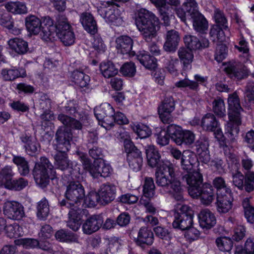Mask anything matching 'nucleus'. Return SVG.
I'll return each instance as SVG.
<instances>
[{
  "mask_svg": "<svg viewBox=\"0 0 254 254\" xmlns=\"http://www.w3.org/2000/svg\"><path fill=\"white\" fill-rule=\"evenodd\" d=\"M147 162L151 167H156L155 181L162 194L169 193L177 201L183 199V189L181 182L175 177L173 165L170 162H163L161 156L154 145L145 147Z\"/></svg>",
  "mask_w": 254,
  "mask_h": 254,
  "instance_id": "obj_1",
  "label": "nucleus"
},
{
  "mask_svg": "<svg viewBox=\"0 0 254 254\" xmlns=\"http://www.w3.org/2000/svg\"><path fill=\"white\" fill-rule=\"evenodd\" d=\"M228 103L229 122L226 127L225 134L231 142H234L240 131L239 126L241 125V112L243 111V109L240 105L239 98L236 92L229 95Z\"/></svg>",
  "mask_w": 254,
  "mask_h": 254,
  "instance_id": "obj_2",
  "label": "nucleus"
},
{
  "mask_svg": "<svg viewBox=\"0 0 254 254\" xmlns=\"http://www.w3.org/2000/svg\"><path fill=\"white\" fill-rule=\"evenodd\" d=\"M135 23L143 38L147 42H151L156 37L159 21L152 12L146 9H140L136 18Z\"/></svg>",
  "mask_w": 254,
  "mask_h": 254,
  "instance_id": "obj_3",
  "label": "nucleus"
},
{
  "mask_svg": "<svg viewBox=\"0 0 254 254\" xmlns=\"http://www.w3.org/2000/svg\"><path fill=\"white\" fill-rule=\"evenodd\" d=\"M32 174L36 184L44 189L49 185L50 176L52 179L55 177L56 172L49 160L46 157H41L35 163Z\"/></svg>",
  "mask_w": 254,
  "mask_h": 254,
  "instance_id": "obj_4",
  "label": "nucleus"
},
{
  "mask_svg": "<svg viewBox=\"0 0 254 254\" xmlns=\"http://www.w3.org/2000/svg\"><path fill=\"white\" fill-rule=\"evenodd\" d=\"M62 183L66 187L64 192L65 200L69 202L78 204L85 196L83 186L77 181H73L71 177L63 175Z\"/></svg>",
  "mask_w": 254,
  "mask_h": 254,
  "instance_id": "obj_5",
  "label": "nucleus"
},
{
  "mask_svg": "<svg viewBox=\"0 0 254 254\" xmlns=\"http://www.w3.org/2000/svg\"><path fill=\"white\" fill-rule=\"evenodd\" d=\"M174 221L172 226L175 229L182 231L187 230L193 224V211L188 205H182L180 207L172 210Z\"/></svg>",
  "mask_w": 254,
  "mask_h": 254,
  "instance_id": "obj_6",
  "label": "nucleus"
},
{
  "mask_svg": "<svg viewBox=\"0 0 254 254\" xmlns=\"http://www.w3.org/2000/svg\"><path fill=\"white\" fill-rule=\"evenodd\" d=\"M59 204L61 207L66 206L69 208L67 226L74 231H77L81 224V220L84 214V209L77 204L69 202L64 199H59Z\"/></svg>",
  "mask_w": 254,
  "mask_h": 254,
  "instance_id": "obj_7",
  "label": "nucleus"
},
{
  "mask_svg": "<svg viewBox=\"0 0 254 254\" xmlns=\"http://www.w3.org/2000/svg\"><path fill=\"white\" fill-rule=\"evenodd\" d=\"M186 9L188 15L192 19L194 29L200 34L206 33L208 28V21L204 16L198 10V5L196 1H190L187 4Z\"/></svg>",
  "mask_w": 254,
  "mask_h": 254,
  "instance_id": "obj_8",
  "label": "nucleus"
},
{
  "mask_svg": "<svg viewBox=\"0 0 254 254\" xmlns=\"http://www.w3.org/2000/svg\"><path fill=\"white\" fill-rule=\"evenodd\" d=\"M124 147L130 168L135 172L140 171L143 164L141 151L135 146L131 140L128 139L125 140Z\"/></svg>",
  "mask_w": 254,
  "mask_h": 254,
  "instance_id": "obj_9",
  "label": "nucleus"
},
{
  "mask_svg": "<svg viewBox=\"0 0 254 254\" xmlns=\"http://www.w3.org/2000/svg\"><path fill=\"white\" fill-rule=\"evenodd\" d=\"M98 13L108 23L120 25L123 20L119 9L109 2H104L97 8Z\"/></svg>",
  "mask_w": 254,
  "mask_h": 254,
  "instance_id": "obj_10",
  "label": "nucleus"
},
{
  "mask_svg": "<svg viewBox=\"0 0 254 254\" xmlns=\"http://www.w3.org/2000/svg\"><path fill=\"white\" fill-rule=\"evenodd\" d=\"M190 191V196L199 199L201 203L206 206L209 205L215 198L214 189L210 184H203L198 188L191 189Z\"/></svg>",
  "mask_w": 254,
  "mask_h": 254,
  "instance_id": "obj_11",
  "label": "nucleus"
},
{
  "mask_svg": "<svg viewBox=\"0 0 254 254\" xmlns=\"http://www.w3.org/2000/svg\"><path fill=\"white\" fill-rule=\"evenodd\" d=\"M114 111L110 104L105 103L94 109V114L97 119L102 122V126L106 129H110L113 127Z\"/></svg>",
  "mask_w": 254,
  "mask_h": 254,
  "instance_id": "obj_12",
  "label": "nucleus"
},
{
  "mask_svg": "<svg viewBox=\"0 0 254 254\" xmlns=\"http://www.w3.org/2000/svg\"><path fill=\"white\" fill-rule=\"evenodd\" d=\"M72 139V133L71 128L64 125L60 127L55 134L56 141L55 149L69 150Z\"/></svg>",
  "mask_w": 254,
  "mask_h": 254,
  "instance_id": "obj_13",
  "label": "nucleus"
},
{
  "mask_svg": "<svg viewBox=\"0 0 254 254\" xmlns=\"http://www.w3.org/2000/svg\"><path fill=\"white\" fill-rule=\"evenodd\" d=\"M175 103L172 96L165 97L158 108L159 117L164 124H170L173 122L171 113L175 110Z\"/></svg>",
  "mask_w": 254,
  "mask_h": 254,
  "instance_id": "obj_14",
  "label": "nucleus"
},
{
  "mask_svg": "<svg viewBox=\"0 0 254 254\" xmlns=\"http://www.w3.org/2000/svg\"><path fill=\"white\" fill-rule=\"evenodd\" d=\"M3 213L7 218L20 220L25 216L23 206L16 201H7L3 206Z\"/></svg>",
  "mask_w": 254,
  "mask_h": 254,
  "instance_id": "obj_15",
  "label": "nucleus"
},
{
  "mask_svg": "<svg viewBox=\"0 0 254 254\" xmlns=\"http://www.w3.org/2000/svg\"><path fill=\"white\" fill-rule=\"evenodd\" d=\"M225 71L229 77L233 79L241 80L249 75L247 67L241 63L229 64L225 68Z\"/></svg>",
  "mask_w": 254,
  "mask_h": 254,
  "instance_id": "obj_16",
  "label": "nucleus"
},
{
  "mask_svg": "<svg viewBox=\"0 0 254 254\" xmlns=\"http://www.w3.org/2000/svg\"><path fill=\"white\" fill-rule=\"evenodd\" d=\"M183 181L189 185L188 192L190 195V190L193 188H198L203 184V176L198 171H191L188 172H181L180 176Z\"/></svg>",
  "mask_w": 254,
  "mask_h": 254,
  "instance_id": "obj_17",
  "label": "nucleus"
},
{
  "mask_svg": "<svg viewBox=\"0 0 254 254\" xmlns=\"http://www.w3.org/2000/svg\"><path fill=\"white\" fill-rule=\"evenodd\" d=\"M41 38L45 41H53L56 37V25L50 17H45L42 21Z\"/></svg>",
  "mask_w": 254,
  "mask_h": 254,
  "instance_id": "obj_18",
  "label": "nucleus"
},
{
  "mask_svg": "<svg viewBox=\"0 0 254 254\" xmlns=\"http://www.w3.org/2000/svg\"><path fill=\"white\" fill-rule=\"evenodd\" d=\"M116 187L113 184L107 183L102 184L98 190L101 204H107L113 201L116 195Z\"/></svg>",
  "mask_w": 254,
  "mask_h": 254,
  "instance_id": "obj_19",
  "label": "nucleus"
},
{
  "mask_svg": "<svg viewBox=\"0 0 254 254\" xmlns=\"http://www.w3.org/2000/svg\"><path fill=\"white\" fill-rule=\"evenodd\" d=\"M103 223V219L101 215H92L83 223V232L86 235H91L97 232L102 226Z\"/></svg>",
  "mask_w": 254,
  "mask_h": 254,
  "instance_id": "obj_20",
  "label": "nucleus"
},
{
  "mask_svg": "<svg viewBox=\"0 0 254 254\" xmlns=\"http://www.w3.org/2000/svg\"><path fill=\"white\" fill-rule=\"evenodd\" d=\"M116 49L118 53L123 55L128 54L129 57L135 55V52L132 51L133 46L132 39L128 36H121L116 40Z\"/></svg>",
  "mask_w": 254,
  "mask_h": 254,
  "instance_id": "obj_21",
  "label": "nucleus"
},
{
  "mask_svg": "<svg viewBox=\"0 0 254 254\" xmlns=\"http://www.w3.org/2000/svg\"><path fill=\"white\" fill-rule=\"evenodd\" d=\"M233 201V197L232 192L226 193V194L217 195L216 209L220 213H226L231 209L232 207V202Z\"/></svg>",
  "mask_w": 254,
  "mask_h": 254,
  "instance_id": "obj_22",
  "label": "nucleus"
},
{
  "mask_svg": "<svg viewBox=\"0 0 254 254\" xmlns=\"http://www.w3.org/2000/svg\"><path fill=\"white\" fill-rule=\"evenodd\" d=\"M112 171L111 166L104 161H94L90 174L94 178H99L100 177L106 178L110 176Z\"/></svg>",
  "mask_w": 254,
  "mask_h": 254,
  "instance_id": "obj_23",
  "label": "nucleus"
},
{
  "mask_svg": "<svg viewBox=\"0 0 254 254\" xmlns=\"http://www.w3.org/2000/svg\"><path fill=\"white\" fill-rule=\"evenodd\" d=\"M165 40L163 45L164 50L167 52L174 53L180 41L178 32L174 30H169L166 33Z\"/></svg>",
  "mask_w": 254,
  "mask_h": 254,
  "instance_id": "obj_24",
  "label": "nucleus"
},
{
  "mask_svg": "<svg viewBox=\"0 0 254 254\" xmlns=\"http://www.w3.org/2000/svg\"><path fill=\"white\" fill-rule=\"evenodd\" d=\"M154 241L153 233L147 227H142L138 232L137 237L135 239L136 244L141 247L151 245Z\"/></svg>",
  "mask_w": 254,
  "mask_h": 254,
  "instance_id": "obj_25",
  "label": "nucleus"
},
{
  "mask_svg": "<svg viewBox=\"0 0 254 254\" xmlns=\"http://www.w3.org/2000/svg\"><path fill=\"white\" fill-rule=\"evenodd\" d=\"M68 151L56 150V153L54 157L56 168L62 171H65L68 170L70 166H71L72 161L69 159L67 153Z\"/></svg>",
  "mask_w": 254,
  "mask_h": 254,
  "instance_id": "obj_26",
  "label": "nucleus"
},
{
  "mask_svg": "<svg viewBox=\"0 0 254 254\" xmlns=\"http://www.w3.org/2000/svg\"><path fill=\"white\" fill-rule=\"evenodd\" d=\"M200 227L209 229L216 223V219L214 214L208 209L202 210L198 215Z\"/></svg>",
  "mask_w": 254,
  "mask_h": 254,
  "instance_id": "obj_27",
  "label": "nucleus"
},
{
  "mask_svg": "<svg viewBox=\"0 0 254 254\" xmlns=\"http://www.w3.org/2000/svg\"><path fill=\"white\" fill-rule=\"evenodd\" d=\"M80 21L84 29L90 34L94 35L97 32L96 21L90 13H82L80 15Z\"/></svg>",
  "mask_w": 254,
  "mask_h": 254,
  "instance_id": "obj_28",
  "label": "nucleus"
},
{
  "mask_svg": "<svg viewBox=\"0 0 254 254\" xmlns=\"http://www.w3.org/2000/svg\"><path fill=\"white\" fill-rule=\"evenodd\" d=\"M24 147L27 154L30 156H35L40 150V145L37 140L31 136L23 135L20 137Z\"/></svg>",
  "mask_w": 254,
  "mask_h": 254,
  "instance_id": "obj_29",
  "label": "nucleus"
},
{
  "mask_svg": "<svg viewBox=\"0 0 254 254\" xmlns=\"http://www.w3.org/2000/svg\"><path fill=\"white\" fill-rule=\"evenodd\" d=\"M1 74L4 81H11L20 76H25L26 71L22 67L17 68L15 66H11L9 68L2 69Z\"/></svg>",
  "mask_w": 254,
  "mask_h": 254,
  "instance_id": "obj_30",
  "label": "nucleus"
},
{
  "mask_svg": "<svg viewBox=\"0 0 254 254\" xmlns=\"http://www.w3.org/2000/svg\"><path fill=\"white\" fill-rule=\"evenodd\" d=\"M7 43L9 49L19 55H24L29 50L28 43L21 38H12Z\"/></svg>",
  "mask_w": 254,
  "mask_h": 254,
  "instance_id": "obj_31",
  "label": "nucleus"
},
{
  "mask_svg": "<svg viewBox=\"0 0 254 254\" xmlns=\"http://www.w3.org/2000/svg\"><path fill=\"white\" fill-rule=\"evenodd\" d=\"M25 22L26 27L30 34L37 35L41 31L42 20L36 16H27L25 18Z\"/></svg>",
  "mask_w": 254,
  "mask_h": 254,
  "instance_id": "obj_32",
  "label": "nucleus"
},
{
  "mask_svg": "<svg viewBox=\"0 0 254 254\" xmlns=\"http://www.w3.org/2000/svg\"><path fill=\"white\" fill-rule=\"evenodd\" d=\"M178 55L185 70L191 68L193 61V54L192 51L187 48L181 47L178 51Z\"/></svg>",
  "mask_w": 254,
  "mask_h": 254,
  "instance_id": "obj_33",
  "label": "nucleus"
},
{
  "mask_svg": "<svg viewBox=\"0 0 254 254\" xmlns=\"http://www.w3.org/2000/svg\"><path fill=\"white\" fill-rule=\"evenodd\" d=\"M201 124L203 129L207 131H213L219 126L218 121L212 113L205 115L202 118Z\"/></svg>",
  "mask_w": 254,
  "mask_h": 254,
  "instance_id": "obj_34",
  "label": "nucleus"
},
{
  "mask_svg": "<svg viewBox=\"0 0 254 254\" xmlns=\"http://www.w3.org/2000/svg\"><path fill=\"white\" fill-rule=\"evenodd\" d=\"M72 79L75 84L81 88L86 87L88 90L87 92L89 91V83L90 78L89 75L81 71L76 70L72 73Z\"/></svg>",
  "mask_w": 254,
  "mask_h": 254,
  "instance_id": "obj_35",
  "label": "nucleus"
},
{
  "mask_svg": "<svg viewBox=\"0 0 254 254\" xmlns=\"http://www.w3.org/2000/svg\"><path fill=\"white\" fill-rule=\"evenodd\" d=\"M58 120L60 121L66 127L69 126L71 128L81 130L82 128V125L85 122H81V120L76 118H71L64 114H60L58 116Z\"/></svg>",
  "mask_w": 254,
  "mask_h": 254,
  "instance_id": "obj_36",
  "label": "nucleus"
},
{
  "mask_svg": "<svg viewBox=\"0 0 254 254\" xmlns=\"http://www.w3.org/2000/svg\"><path fill=\"white\" fill-rule=\"evenodd\" d=\"M100 71L102 75L106 78H111L118 73V68L114 64L109 61L103 62L100 64Z\"/></svg>",
  "mask_w": 254,
  "mask_h": 254,
  "instance_id": "obj_37",
  "label": "nucleus"
},
{
  "mask_svg": "<svg viewBox=\"0 0 254 254\" xmlns=\"http://www.w3.org/2000/svg\"><path fill=\"white\" fill-rule=\"evenodd\" d=\"M50 214L49 204L48 200L43 198L36 205V216L41 221L46 220Z\"/></svg>",
  "mask_w": 254,
  "mask_h": 254,
  "instance_id": "obj_38",
  "label": "nucleus"
},
{
  "mask_svg": "<svg viewBox=\"0 0 254 254\" xmlns=\"http://www.w3.org/2000/svg\"><path fill=\"white\" fill-rule=\"evenodd\" d=\"M55 237L61 242L78 243V236L70 231L64 229L58 230L55 233Z\"/></svg>",
  "mask_w": 254,
  "mask_h": 254,
  "instance_id": "obj_39",
  "label": "nucleus"
},
{
  "mask_svg": "<svg viewBox=\"0 0 254 254\" xmlns=\"http://www.w3.org/2000/svg\"><path fill=\"white\" fill-rule=\"evenodd\" d=\"M136 58L146 69L153 70L157 67L156 59L147 53L143 52L137 55Z\"/></svg>",
  "mask_w": 254,
  "mask_h": 254,
  "instance_id": "obj_40",
  "label": "nucleus"
},
{
  "mask_svg": "<svg viewBox=\"0 0 254 254\" xmlns=\"http://www.w3.org/2000/svg\"><path fill=\"white\" fill-rule=\"evenodd\" d=\"M167 130L171 140L177 145H182V135L183 132L182 128L179 126L170 124L167 127Z\"/></svg>",
  "mask_w": 254,
  "mask_h": 254,
  "instance_id": "obj_41",
  "label": "nucleus"
},
{
  "mask_svg": "<svg viewBox=\"0 0 254 254\" xmlns=\"http://www.w3.org/2000/svg\"><path fill=\"white\" fill-rule=\"evenodd\" d=\"M66 114L73 116V117L83 122L87 120V116L83 112H80L78 106L73 102H69L67 105L64 107Z\"/></svg>",
  "mask_w": 254,
  "mask_h": 254,
  "instance_id": "obj_42",
  "label": "nucleus"
},
{
  "mask_svg": "<svg viewBox=\"0 0 254 254\" xmlns=\"http://www.w3.org/2000/svg\"><path fill=\"white\" fill-rule=\"evenodd\" d=\"M12 161L18 167L19 173L21 176H26L30 172L28 161L23 157L14 156Z\"/></svg>",
  "mask_w": 254,
  "mask_h": 254,
  "instance_id": "obj_43",
  "label": "nucleus"
},
{
  "mask_svg": "<svg viewBox=\"0 0 254 254\" xmlns=\"http://www.w3.org/2000/svg\"><path fill=\"white\" fill-rule=\"evenodd\" d=\"M28 185L27 180L23 178L17 179H12L7 182L5 188L10 190L19 191L23 190Z\"/></svg>",
  "mask_w": 254,
  "mask_h": 254,
  "instance_id": "obj_44",
  "label": "nucleus"
},
{
  "mask_svg": "<svg viewBox=\"0 0 254 254\" xmlns=\"http://www.w3.org/2000/svg\"><path fill=\"white\" fill-rule=\"evenodd\" d=\"M193 158L190 152H184L183 156L181 160V169L182 172H188L193 171Z\"/></svg>",
  "mask_w": 254,
  "mask_h": 254,
  "instance_id": "obj_45",
  "label": "nucleus"
},
{
  "mask_svg": "<svg viewBox=\"0 0 254 254\" xmlns=\"http://www.w3.org/2000/svg\"><path fill=\"white\" fill-rule=\"evenodd\" d=\"M56 27V36L57 37L71 29L67 18L64 15L59 17Z\"/></svg>",
  "mask_w": 254,
  "mask_h": 254,
  "instance_id": "obj_46",
  "label": "nucleus"
},
{
  "mask_svg": "<svg viewBox=\"0 0 254 254\" xmlns=\"http://www.w3.org/2000/svg\"><path fill=\"white\" fill-rule=\"evenodd\" d=\"M7 11L14 14H22L27 12L25 5L20 1L8 2L5 5Z\"/></svg>",
  "mask_w": 254,
  "mask_h": 254,
  "instance_id": "obj_47",
  "label": "nucleus"
},
{
  "mask_svg": "<svg viewBox=\"0 0 254 254\" xmlns=\"http://www.w3.org/2000/svg\"><path fill=\"white\" fill-rule=\"evenodd\" d=\"M213 185L217 190V195H219V193L223 194L227 192L228 193L232 192L231 189L227 187L224 178L221 177L215 178L213 180Z\"/></svg>",
  "mask_w": 254,
  "mask_h": 254,
  "instance_id": "obj_48",
  "label": "nucleus"
},
{
  "mask_svg": "<svg viewBox=\"0 0 254 254\" xmlns=\"http://www.w3.org/2000/svg\"><path fill=\"white\" fill-rule=\"evenodd\" d=\"M215 25L222 27L224 30L228 28L227 19L223 11L219 9L215 8L214 10L213 16Z\"/></svg>",
  "mask_w": 254,
  "mask_h": 254,
  "instance_id": "obj_49",
  "label": "nucleus"
},
{
  "mask_svg": "<svg viewBox=\"0 0 254 254\" xmlns=\"http://www.w3.org/2000/svg\"><path fill=\"white\" fill-rule=\"evenodd\" d=\"M245 216L248 222L254 223V207L251 205L250 199L248 198L244 199L242 202Z\"/></svg>",
  "mask_w": 254,
  "mask_h": 254,
  "instance_id": "obj_50",
  "label": "nucleus"
},
{
  "mask_svg": "<svg viewBox=\"0 0 254 254\" xmlns=\"http://www.w3.org/2000/svg\"><path fill=\"white\" fill-rule=\"evenodd\" d=\"M212 110L217 116L222 118L226 116V107L224 101L220 98L215 99L212 102Z\"/></svg>",
  "mask_w": 254,
  "mask_h": 254,
  "instance_id": "obj_51",
  "label": "nucleus"
},
{
  "mask_svg": "<svg viewBox=\"0 0 254 254\" xmlns=\"http://www.w3.org/2000/svg\"><path fill=\"white\" fill-rule=\"evenodd\" d=\"M155 188L153 179L151 177H146L143 189L144 196L148 198L152 197L155 194Z\"/></svg>",
  "mask_w": 254,
  "mask_h": 254,
  "instance_id": "obj_52",
  "label": "nucleus"
},
{
  "mask_svg": "<svg viewBox=\"0 0 254 254\" xmlns=\"http://www.w3.org/2000/svg\"><path fill=\"white\" fill-rule=\"evenodd\" d=\"M14 173L12 167L6 166L0 172V186L6 185L7 182H10L12 179Z\"/></svg>",
  "mask_w": 254,
  "mask_h": 254,
  "instance_id": "obj_53",
  "label": "nucleus"
},
{
  "mask_svg": "<svg viewBox=\"0 0 254 254\" xmlns=\"http://www.w3.org/2000/svg\"><path fill=\"white\" fill-rule=\"evenodd\" d=\"M219 249L223 252H229L233 247L232 240L227 237L218 238L215 241Z\"/></svg>",
  "mask_w": 254,
  "mask_h": 254,
  "instance_id": "obj_54",
  "label": "nucleus"
},
{
  "mask_svg": "<svg viewBox=\"0 0 254 254\" xmlns=\"http://www.w3.org/2000/svg\"><path fill=\"white\" fill-rule=\"evenodd\" d=\"M224 29L218 25H213L210 29L209 34L213 42L216 40L222 42L225 40Z\"/></svg>",
  "mask_w": 254,
  "mask_h": 254,
  "instance_id": "obj_55",
  "label": "nucleus"
},
{
  "mask_svg": "<svg viewBox=\"0 0 254 254\" xmlns=\"http://www.w3.org/2000/svg\"><path fill=\"white\" fill-rule=\"evenodd\" d=\"M84 201L88 207H93L95 206L98 202L101 203V198L99 193L95 191L90 192L86 197H84Z\"/></svg>",
  "mask_w": 254,
  "mask_h": 254,
  "instance_id": "obj_56",
  "label": "nucleus"
},
{
  "mask_svg": "<svg viewBox=\"0 0 254 254\" xmlns=\"http://www.w3.org/2000/svg\"><path fill=\"white\" fill-rule=\"evenodd\" d=\"M120 71L125 76L133 77L136 73V67L133 63H126L121 67Z\"/></svg>",
  "mask_w": 254,
  "mask_h": 254,
  "instance_id": "obj_57",
  "label": "nucleus"
},
{
  "mask_svg": "<svg viewBox=\"0 0 254 254\" xmlns=\"http://www.w3.org/2000/svg\"><path fill=\"white\" fill-rule=\"evenodd\" d=\"M184 42L187 48L190 50H196L199 49V39L195 36L186 35L184 38Z\"/></svg>",
  "mask_w": 254,
  "mask_h": 254,
  "instance_id": "obj_58",
  "label": "nucleus"
},
{
  "mask_svg": "<svg viewBox=\"0 0 254 254\" xmlns=\"http://www.w3.org/2000/svg\"><path fill=\"white\" fill-rule=\"evenodd\" d=\"M16 245H22L26 249H34L38 247L39 242L35 239L24 238L15 240Z\"/></svg>",
  "mask_w": 254,
  "mask_h": 254,
  "instance_id": "obj_59",
  "label": "nucleus"
},
{
  "mask_svg": "<svg viewBox=\"0 0 254 254\" xmlns=\"http://www.w3.org/2000/svg\"><path fill=\"white\" fill-rule=\"evenodd\" d=\"M133 130L141 138H145L150 135L151 131L147 126L140 124H137L133 127Z\"/></svg>",
  "mask_w": 254,
  "mask_h": 254,
  "instance_id": "obj_60",
  "label": "nucleus"
},
{
  "mask_svg": "<svg viewBox=\"0 0 254 254\" xmlns=\"http://www.w3.org/2000/svg\"><path fill=\"white\" fill-rule=\"evenodd\" d=\"M244 189L248 192L254 190V172H248L245 174Z\"/></svg>",
  "mask_w": 254,
  "mask_h": 254,
  "instance_id": "obj_61",
  "label": "nucleus"
},
{
  "mask_svg": "<svg viewBox=\"0 0 254 254\" xmlns=\"http://www.w3.org/2000/svg\"><path fill=\"white\" fill-rule=\"evenodd\" d=\"M58 37L65 46H69L73 44L75 40V35L71 29L60 35Z\"/></svg>",
  "mask_w": 254,
  "mask_h": 254,
  "instance_id": "obj_62",
  "label": "nucleus"
},
{
  "mask_svg": "<svg viewBox=\"0 0 254 254\" xmlns=\"http://www.w3.org/2000/svg\"><path fill=\"white\" fill-rule=\"evenodd\" d=\"M235 254H254V242L249 238L245 243L244 249L237 248Z\"/></svg>",
  "mask_w": 254,
  "mask_h": 254,
  "instance_id": "obj_63",
  "label": "nucleus"
},
{
  "mask_svg": "<svg viewBox=\"0 0 254 254\" xmlns=\"http://www.w3.org/2000/svg\"><path fill=\"white\" fill-rule=\"evenodd\" d=\"M157 143L161 146L167 145L169 143L170 136L167 130H160L155 134Z\"/></svg>",
  "mask_w": 254,
  "mask_h": 254,
  "instance_id": "obj_64",
  "label": "nucleus"
}]
</instances>
